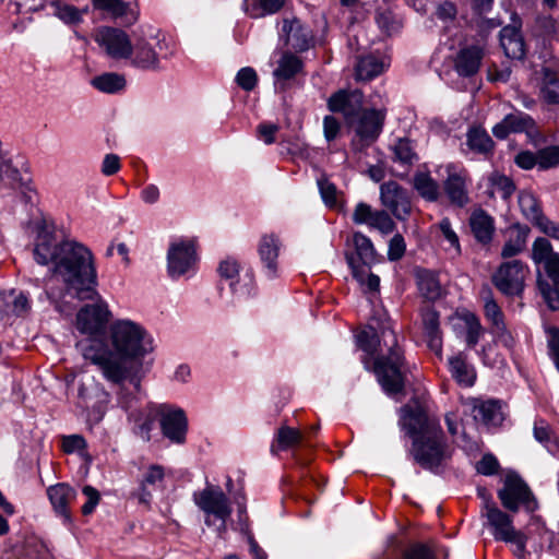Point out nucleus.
Wrapping results in <instances>:
<instances>
[{"label":"nucleus","instance_id":"1","mask_svg":"<svg viewBox=\"0 0 559 559\" xmlns=\"http://www.w3.org/2000/svg\"><path fill=\"white\" fill-rule=\"evenodd\" d=\"M115 352L105 342L79 341L76 348L86 360L97 366L111 384L128 382L138 392L141 389L142 358L153 352V340L144 328L131 320H118L110 326Z\"/></svg>","mask_w":559,"mask_h":559},{"label":"nucleus","instance_id":"2","mask_svg":"<svg viewBox=\"0 0 559 559\" xmlns=\"http://www.w3.org/2000/svg\"><path fill=\"white\" fill-rule=\"evenodd\" d=\"M34 258L38 264H50L53 276L78 299L92 300L97 296L94 255L82 242L58 241L50 230L43 228L36 238Z\"/></svg>","mask_w":559,"mask_h":559},{"label":"nucleus","instance_id":"3","mask_svg":"<svg viewBox=\"0 0 559 559\" xmlns=\"http://www.w3.org/2000/svg\"><path fill=\"white\" fill-rule=\"evenodd\" d=\"M399 427L412 439L408 455L414 463L435 474L447 467L453 451L436 416L406 404L399 409Z\"/></svg>","mask_w":559,"mask_h":559},{"label":"nucleus","instance_id":"4","mask_svg":"<svg viewBox=\"0 0 559 559\" xmlns=\"http://www.w3.org/2000/svg\"><path fill=\"white\" fill-rule=\"evenodd\" d=\"M388 347L385 354H380L373 362V372L383 391L389 394L403 392L406 380L405 360L402 348L397 343L395 332L391 328H383L379 345Z\"/></svg>","mask_w":559,"mask_h":559},{"label":"nucleus","instance_id":"5","mask_svg":"<svg viewBox=\"0 0 559 559\" xmlns=\"http://www.w3.org/2000/svg\"><path fill=\"white\" fill-rule=\"evenodd\" d=\"M483 497L481 514L487 519V524L495 539L514 544L518 556H524L526 535L515 530L512 516L500 510L489 496L484 493Z\"/></svg>","mask_w":559,"mask_h":559},{"label":"nucleus","instance_id":"6","mask_svg":"<svg viewBox=\"0 0 559 559\" xmlns=\"http://www.w3.org/2000/svg\"><path fill=\"white\" fill-rule=\"evenodd\" d=\"M530 275V266L522 260L513 259L497 266L491 274V283L503 296L522 298Z\"/></svg>","mask_w":559,"mask_h":559},{"label":"nucleus","instance_id":"7","mask_svg":"<svg viewBox=\"0 0 559 559\" xmlns=\"http://www.w3.org/2000/svg\"><path fill=\"white\" fill-rule=\"evenodd\" d=\"M120 389L117 393L118 404L129 412L128 420L132 424L133 432L144 441L151 440V431L157 417H159V405L147 404L141 408L133 409L136 402V391L127 392L124 384L118 385ZM140 390L138 391V393Z\"/></svg>","mask_w":559,"mask_h":559},{"label":"nucleus","instance_id":"8","mask_svg":"<svg viewBox=\"0 0 559 559\" xmlns=\"http://www.w3.org/2000/svg\"><path fill=\"white\" fill-rule=\"evenodd\" d=\"M498 498L503 508L516 513L522 507L532 513L538 509V502L527 484L516 474H509L503 486L498 490Z\"/></svg>","mask_w":559,"mask_h":559},{"label":"nucleus","instance_id":"9","mask_svg":"<svg viewBox=\"0 0 559 559\" xmlns=\"http://www.w3.org/2000/svg\"><path fill=\"white\" fill-rule=\"evenodd\" d=\"M441 168L445 173L441 187L449 203L459 209L465 207L471 202L472 178L468 170L460 163H447Z\"/></svg>","mask_w":559,"mask_h":559},{"label":"nucleus","instance_id":"10","mask_svg":"<svg viewBox=\"0 0 559 559\" xmlns=\"http://www.w3.org/2000/svg\"><path fill=\"white\" fill-rule=\"evenodd\" d=\"M193 501L204 512L207 526H212L214 520H228L231 515L229 499L219 487L206 486L203 490L195 491Z\"/></svg>","mask_w":559,"mask_h":559},{"label":"nucleus","instance_id":"11","mask_svg":"<svg viewBox=\"0 0 559 559\" xmlns=\"http://www.w3.org/2000/svg\"><path fill=\"white\" fill-rule=\"evenodd\" d=\"M110 311L105 301L86 305L76 314V328L82 334L88 335L85 341L97 340L104 342Z\"/></svg>","mask_w":559,"mask_h":559},{"label":"nucleus","instance_id":"12","mask_svg":"<svg viewBox=\"0 0 559 559\" xmlns=\"http://www.w3.org/2000/svg\"><path fill=\"white\" fill-rule=\"evenodd\" d=\"M380 202L397 221L406 222L413 213L409 192L394 180L380 186Z\"/></svg>","mask_w":559,"mask_h":559},{"label":"nucleus","instance_id":"13","mask_svg":"<svg viewBox=\"0 0 559 559\" xmlns=\"http://www.w3.org/2000/svg\"><path fill=\"white\" fill-rule=\"evenodd\" d=\"M167 43L158 37H139L132 44V52L128 57L130 64L142 70L158 68L159 56H166Z\"/></svg>","mask_w":559,"mask_h":559},{"label":"nucleus","instance_id":"14","mask_svg":"<svg viewBox=\"0 0 559 559\" xmlns=\"http://www.w3.org/2000/svg\"><path fill=\"white\" fill-rule=\"evenodd\" d=\"M93 39L114 60H127L132 52V43L129 35L116 27L100 26L95 29Z\"/></svg>","mask_w":559,"mask_h":559},{"label":"nucleus","instance_id":"15","mask_svg":"<svg viewBox=\"0 0 559 559\" xmlns=\"http://www.w3.org/2000/svg\"><path fill=\"white\" fill-rule=\"evenodd\" d=\"M385 121V110L362 109L347 126L355 132L364 146L372 144L381 134Z\"/></svg>","mask_w":559,"mask_h":559},{"label":"nucleus","instance_id":"16","mask_svg":"<svg viewBox=\"0 0 559 559\" xmlns=\"http://www.w3.org/2000/svg\"><path fill=\"white\" fill-rule=\"evenodd\" d=\"M352 245L355 252H346L345 258L354 278L358 283H364L366 266L377 262V253L370 238L361 233L353 235Z\"/></svg>","mask_w":559,"mask_h":559},{"label":"nucleus","instance_id":"17","mask_svg":"<svg viewBox=\"0 0 559 559\" xmlns=\"http://www.w3.org/2000/svg\"><path fill=\"white\" fill-rule=\"evenodd\" d=\"M168 273L178 278L188 273L197 262L195 242L192 239H180L170 245L168 254Z\"/></svg>","mask_w":559,"mask_h":559},{"label":"nucleus","instance_id":"18","mask_svg":"<svg viewBox=\"0 0 559 559\" xmlns=\"http://www.w3.org/2000/svg\"><path fill=\"white\" fill-rule=\"evenodd\" d=\"M159 425L163 436L171 443L183 444L188 431V419L181 408L159 405Z\"/></svg>","mask_w":559,"mask_h":559},{"label":"nucleus","instance_id":"19","mask_svg":"<svg viewBox=\"0 0 559 559\" xmlns=\"http://www.w3.org/2000/svg\"><path fill=\"white\" fill-rule=\"evenodd\" d=\"M328 108L341 114L347 124L364 109V94L359 90H338L329 97Z\"/></svg>","mask_w":559,"mask_h":559},{"label":"nucleus","instance_id":"20","mask_svg":"<svg viewBox=\"0 0 559 559\" xmlns=\"http://www.w3.org/2000/svg\"><path fill=\"white\" fill-rule=\"evenodd\" d=\"M352 219L355 224H366L383 235L391 234L396 228L393 218L385 210H373L369 204L364 202L355 206Z\"/></svg>","mask_w":559,"mask_h":559},{"label":"nucleus","instance_id":"21","mask_svg":"<svg viewBox=\"0 0 559 559\" xmlns=\"http://www.w3.org/2000/svg\"><path fill=\"white\" fill-rule=\"evenodd\" d=\"M531 259L536 266H542L545 277L559 280V252L554 251L551 242L545 237H537L532 245Z\"/></svg>","mask_w":559,"mask_h":559},{"label":"nucleus","instance_id":"22","mask_svg":"<svg viewBox=\"0 0 559 559\" xmlns=\"http://www.w3.org/2000/svg\"><path fill=\"white\" fill-rule=\"evenodd\" d=\"M484 57L485 49L480 45L463 46L453 58V69L459 76L471 78L479 71Z\"/></svg>","mask_w":559,"mask_h":559},{"label":"nucleus","instance_id":"23","mask_svg":"<svg viewBox=\"0 0 559 559\" xmlns=\"http://www.w3.org/2000/svg\"><path fill=\"white\" fill-rule=\"evenodd\" d=\"M282 33L285 44L296 51H306L311 46V31L296 17L283 20Z\"/></svg>","mask_w":559,"mask_h":559},{"label":"nucleus","instance_id":"24","mask_svg":"<svg viewBox=\"0 0 559 559\" xmlns=\"http://www.w3.org/2000/svg\"><path fill=\"white\" fill-rule=\"evenodd\" d=\"M239 263L231 258L223 260L218 265V273L222 278L230 281V288L235 294L241 296H251L254 294V280L251 272H247L243 275V285L238 286V282L235 278L239 277Z\"/></svg>","mask_w":559,"mask_h":559},{"label":"nucleus","instance_id":"25","mask_svg":"<svg viewBox=\"0 0 559 559\" xmlns=\"http://www.w3.org/2000/svg\"><path fill=\"white\" fill-rule=\"evenodd\" d=\"M471 411L475 420H480L486 426H499L504 417L501 405L497 401H481L479 399H468L464 403Z\"/></svg>","mask_w":559,"mask_h":559},{"label":"nucleus","instance_id":"26","mask_svg":"<svg viewBox=\"0 0 559 559\" xmlns=\"http://www.w3.org/2000/svg\"><path fill=\"white\" fill-rule=\"evenodd\" d=\"M421 320L428 347L437 355H441L443 342L439 312L432 307H427L421 312Z\"/></svg>","mask_w":559,"mask_h":559},{"label":"nucleus","instance_id":"27","mask_svg":"<svg viewBox=\"0 0 559 559\" xmlns=\"http://www.w3.org/2000/svg\"><path fill=\"white\" fill-rule=\"evenodd\" d=\"M94 10L106 13L114 20L121 19L126 24H133L138 20V13L130 2L122 0H92Z\"/></svg>","mask_w":559,"mask_h":559},{"label":"nucleus","instance_id":"28","mask_svg":"<svg viewBox=\"0 0 559 559\" xmlns=\"http://www.w3.org/2000/svg\"><path fill=\"white\" fill-rule=\"evenodd\" d=\"M47 495L53 507V510L59 515H61L64 521L69 522L71 520L69 506L72 501H74L76 491L68 484L59 483L57 485L50 486L47 489Z\"/></svg>","mask_w":559,"mask_h":559},{"label":"nucleus","instance_id":"29","mask_svg":"<svg viewBox=\"0 0 559 559\" xmlns=\"http://www.w3.org/2000/svg\"><path fill=\"white\" fill-rule=\"evenodd\" d=\"M530 227L522 224H513L507 230V240L501 249V257L509 259L519 255L526 248Z\"/></svg>","mask_w":559,"mask_h":559},{"label":"nucleus","instance_id":"30","mask_svg":"<svg viewBox=\"0 0 559 559\" xmlns=\"http://www.w3.org/2000/svg\"><path fill=\"white\" fill-rule=\"evenodd\" d=\"M392 160L399 164L403 170L396 171L395 176L405 178L412 166L418 160V155L414 151L413 144L408 139H397L391 146Z\"/></svg>","mask_w":559,"mask_h":559},{"label":"nucleus","instance_id":"31","mask_svg":"<svg viewBox=\"0 0 559 559\" xmlns=\"http://www.w3.org/2000/svg\"><path fill=\"white\" fill-rule=\"evenodd\" d=\"M281 241L275 234H264L258 245V252L261 261L266 267L267 276L275 277L277 270V258L280 253Z\"/></svg>","mask_w":559,"mask_h":559},{"label":"nucleus","instance_id":"32","mask_svg":"<svg viewBox=\"0 0 559 559\" xmlns=\"http://www.w3.org/2000/svg\"><path fill=\"white\" fill-rule=\"evenodd\" d=\"M469 227L478 242L487 245L492 240L495 222L486 211L481 209L474 211L469 217Z\"/></svg>","mask_w":559,"mask_h":559},{"label":"nucleus","instance_id":"33","mask_svg":"<svg viewBox=\"0 0 559 559\" xmlns=\"http://www.w3.org/2000/svg\"><path fill=\"white\" fill-rule=\"evenodd\" d=\"M412 185L418 195L426 202H438L441 197L439 182L431 177L429 171L415 173Z\"/></svg>","mask_w":559,"mask_h":559},{"label":"nucleus","instance_id":"34","mask_svg":"<svg viewBox=\"0 0 559 559\" xmlns=\"http://www.w3.org/2000/svg\"><path fill=\"white\" fill-rule=\"evenodd\" d=\"M500 45L507 57L522 59L525 56V45L520 31L506 26L500 31Z\"/></svg>","mask_w":559,"mask_h":559},{"label":"nucleus","instance_id":"35","mask_svg":"<svg viewBox=\"0 0 559 559\" xmlns=\"http://www.w3.org/2000/svg\"><path fill=\"white\" fill-rule=\"evenodd\" d=\"M304 440V435L299 429L293 428L283 424L274 435L271 453L278 454L281 451H286L299 445Z\"/></svg>","mask_w":559,"mask_h":559},{"label":"nucleus","instance_id":"36","mask_svg":"<svg viewBox=\"0 0 559 559\" xmlns=\"http://www.w3.org/2000/svg\"><path fill=\"white\" fill-rule=\"evenodd\" d=\"M466 145L468 148L483 157L492 155L495 142L488 132L481 127H472L466 133Z\"/></svg>","mask_w":559,"mask_h":559},{"label":"nucleus","instance_id":"37","mask_svg":"<svg viewBox=\"0 0 559 559\" xmlns=\"http://www.w3.org/2000/svg\"><path fill=\"white\" fill-rule=\"evenodd\" d=\"M450 372L453 379L462 386L469 388L476 381V372L462 353L449 359Z\"/></svg>","mask_w":559,"mask_h":559},{"label":"nucleus","instance_id":"38","mask_svg":"<svg viewBox=\"0 0 559 559\" xmlns=\"http://www.w3.org/2000/svg\"><path fill=\"white\" fill-rule=\"evenodd\" d=\"M536 284L547 307L551 311H559V280L557 277H545L537 270Z\"/></svg>","mask_w":559,"mask_h":559},{"label":"nucleus","instance_id":"39","mask_svg":"<svg viewBox=\"0 0 559 559\" xmlns=\"http://www.w3.org/2000/svg\"><path fill=\"white\" fill-rule=\"evenodd\" d=\"M420 295L429 300H438L442 296V287L437 274L428 270H420L416 274Z\"/></svg>","mask_w":559,"mask_h":559},{"label":"nucleus","instance_id":"40","mask_svg":"<svg viewBox=\"0 0 559 559\" xmlns=\"http://www.w3.org/2000/svg\"><path fill=\"white\" fill-rule=\"evenodd\" d=\"M304 63L300 58L292 52H285L277 62L273 75L277 81H288L301 72Z\"/></svg>","mask_w":559,"mask_h":559},{"label":"nucleus","instance_id":"41","mask_svg":"<svg viewBox=\"0 0 559 559\" xmlns=\"http://www.w3.org/2000/svg\"><path fill=\"white\" fill-rule=\"evenodd\" d=\"M385 69V63L373 55L362 57L356 64V79L369 81L380 75Z\"/></svg>","mask_w":559,"mask_h":559},{"label":"nucleus","instance_id":"42","mask_svg":"<svg viewBox=\"0 0 559 559\" xmlns=\"http://www.w3.org/2000/svg\"><path fill=\"white\" fill-rule=\"evenodd\" d=\"M91 84L102 93L115 94L126 87V78L116 72H106L93 78Z\"/></svg>","mask_w":559,"mask_h":559},{"label":"nucleus","instance_id":"43","mask_svg":"<svg viewBox=\"0 0 559 559\" xmlns=\"http://www.w3.org/2000/svg\"><path fill=\"white\" fill-rule=\"evenodd\" d=\"M519 206H520L522 214L533 225H536L540 221V218H543L545 216L543 214L539 201L530 191H521L519 193Z\"/></svg>","mask_w":559,"mask_h":559},{"label":"nucleus","instance_id":"44","mask_svg":"<svg viewBox=\"0 0 559 559\" xmlns=\"http://www.w3.org/2000/svg\"><path fill=\"white\" fill-rule=\"evenodd\" d=\"M284 3L285 0H257L253 3L247 0L245 2V11L250 17L259 19L278 12Z\"/></svg>","mask_w":559,"mask_h":559},{"label":"nucleus","instance_id":"45","mask_svg":"<svg viewBox=\"0 0 559 559\" xmlns=\"http://www.w3.org/2000/svg\"><path fill=\"white\" fill-rule=\"evenodd\" d=\"M402 559H437L433 543L413 542L401 551Z\"/></svg>","mask_w":559,"mask_h":559},{"label":"nucleus","instance_id":"46","mask_svg":"<svg viewBox=\"0 0 559 559\" xmlns=\"http://www.w3.org/2000/svg\"><path fill=\"white\" fill-rule=\"evenodd\" d=\"M460 319L464 322L466 333L465 342L469 348H474L483 334V326L479 319L472 312H464L460 316Z\"/></svg>","mask_w":559,"mask_h":559},{"label":"nucleus","instance_id":"47","mask_svg":"<svg viewBox=\"0 0 559 559\" xmlns=\"http://www.w3.org/2000/svg\"><path fill=\"white\" fill-rule=\"evenodd\" d=\"M374 19L379 28L388 36L397 33L402 27L401 20L388 8H379Z\"/></svg>","mask_w":559,"mask_h":559},{"label":"nucleus","instance_id":"48","mask_svg":"<svg viewBox=\"0 0 559 559\" xmlns=\"http://www.w3.org/2000/svg\"><path fill=\"white\" fill-rule=\"evenodd\" d=\"M542 95L547 103L559 104V79L549 69L544 71Z\"/></svg>","mask_w":559,"mask_h":559},{"label":"nucleus","instance_id":"49","mask_svg":"<svg viewBox=\"0 0 559 559\" xmlns=\"http://www.w3.org/2000/svg\"><path fill=\"white\" fill-rule=\"evenodd\" d=\"M535 439L549 451L557 448L554 431L550 425L544 419H536L533 428Z\"/></svg>","mask_w":559,"mask_h":559},{"label":"nucleus","instance_id":"50","mask_svg":"<svg viewBox=\"0 0 559 559\" xmlns=\"http://www.w3.org/2000/svg\"><path fill=\"white\" fill-rule=\"evenodd\" d=\"M437 228L442 234L444 240L448 241L449 247L447 250L453 251L455 257L461 255L462 248L457 234L452 227V223L449 217H443L437 225Z\"/></svg>","mask_w":559,"mask_h":559},{"label":"nucleus","instance_id":"51","mask_svg":"<svg viewBox=\"0 0 559 559\" xmlns=\"http://www.w3.org/2000/svg\"><path fill=\"white\" fill-rule=\"evenodd\" d=\"M484 313L486 319L491 323L492 329L497 326L502 328L503 323H506L504 314L490 290L488 292L487 297H485Z\"/></svg>","mask_w":559,"mask_h":559},{"label":"nucleus","instance_id":"52","mask_svg":"<svg viewBox=\"0 0 559 559\" xmlns=\"http://www.w3.org/2000/svg\"><path fill=\"white\" fill-rule=\"evenodd\" d=\"M506 123L510 126L513 133L531 132L535 128L534 119L522 111L507 115Z\"/></svg>","mask_w":559,"mask_h":559},{"label":"nucleus","instance_id":"53","mask_svg":"<svg viewBox=\"0 0 559 559\" xmlns=\"http://www.w3.org/2000/svg\"><path fill=\"white\" fill-rule=\"evenodd\" d=\"M109 403L110 394L106 391H102L87 412V420L92 424H99L108 409Z\"/></svg>","mask_w":559,"mask_h":559},{"label":"nucleus","instance_id":"54","mask_svg":"<svg viewBox=\"0 0 559 559\" xmlns=\"http://www.w3.org/2000/svg\"><path fill=\"white\" fill-rule=\"evenodd\" d=\"M86 12L87 8L79 10L70 4H58L55 14L67 24H79Z\"/></svg>","mask_w":559,"mask_h":559},{"label":"nucleus","instance_id":"55","mask_svg":"<svg viewBox=\"0 0 559 559\" xmlns=\"http://www.w3.org/2000/svg\"><path fill=\"white\" fill-rule=\"evenodd\" d=\"M538 167L543 170L557 167L559 165V147L551 145L537 151Z\"/></svg>","mask_w":559,"mask_h":559},{"label":"nucleus","instance_id":"56","mask_svg":"<svg viewBox=\"0 0 559 559\" xmlns=\"http://www.w3.org/2000/svg\"><path fill=\"white\" fill-rule=\"evenodd\" d=\"M545 332L547 335V350L548 356L552 360L554 365H559V328L558 326H546Z\"/></svg>","mask_w":559,"mask_h":559},{"label":"nucleus","instance_id":"57","mask_svg":"<svg viewBox=\"0 0 559 559\" xmlns=\"http://www.w3.org/2000/svg\"><path fill=\"white\" fill-rule=\"evenodd\" d=\"M236 82L243 91H252L258 83L255 70L251 67L241 68L236 75Z\"/></svg>","mask_w":559,"mask_h":559},{"label":"nucleus","instance_id":"58","mask_svg":"<svg viewBox=\"0 0 559 559\" xmlns=\"http://www.w3.org/2000/svg\"><path fill=\"white\" fill-rule=\"evenodd\" d=\"M405 250L406 243L404 237L401 234H396L389 242L388 259L390 261H397L404 255Z\"/></svg>","mask_w":559,"mask_h":559},{"label":"nucleus","instance_id":"59","mask_svg":"<svg viewBox=\"0 0 559 559\" xmlns=\"http://www.w3.org/2000/svg\"><path fill=\"white\" fill-rule=\"evenodd\" d=\"M46 0H11L10 8L15 13H29L41 9Z\"/></svg>","mask_w":559,"mask_h":559},{"label":"nucleus","instance_id":"60","mask_svg":"<svg viewBox=\"0 0 559 559\" xmlns=\"http://www.w3.org/2000/svg\"><path fill=\"white\" fill-rule=\"evenodd\" d=\"M499 467V462L492 454H485L476 464V471L486 476L495 475Z\"/></svg>","mask_w":559,"mask_h":559},{"label":"nucleus","instance_id":"61","mask_svg":"<svg viewBox=\"0 0 559 559\" xmlns=\"http://www.w3.org/2000/svg\"><path fill=\"white\" fill-rule=\"evenodd\" d=\"M495 189L503 199H508L515 190L513 181L503 175H497L492 178Z\"/></svg>","mask_w":559,"mask_h":559},{"label":"nucleus","instance_id":"62","mask_svg":"<svg viewBox=\"0 0 559 559\" xmlns=\"http://www.w3.org/2000/svg\"><path fill=\"white\" fill-rule=\"evenodd\" d=\"M83 493L87 498L86 502L82 507V513L84 515L91 514L100 500L99 492L92 486L86 485L83 488Z\"/></svg>","mask_w":559,"mask_h":559},{"label":"nucleus","instance_id":"63","mask_svg":"<svg viewBox=\"0 0 559 559\" xmlns=\"http://www.w3.org/2000/svg\"><path fill=\"white\" fill-rule=\"evenodd\" d=\"M321 197L324 203L329 206L336 204V187L328 179H320L318 181Z\"/></svg>","mask_w":559,"mask_h":559},{"label":"nucleus","instance_id":"64","mask_svg":"<svg viewBox=\"0 0 559 559\" xmlns=\"http://www.w3.org/2000/svg\"><path fill=\"white\" fill-rule=\"evenodd\" d=\"M86 448L85 439L80 435H70L62 438V450L66 453H73Z\"/></svg>","mask_w":559,"mask_h":559}]
</instances>
